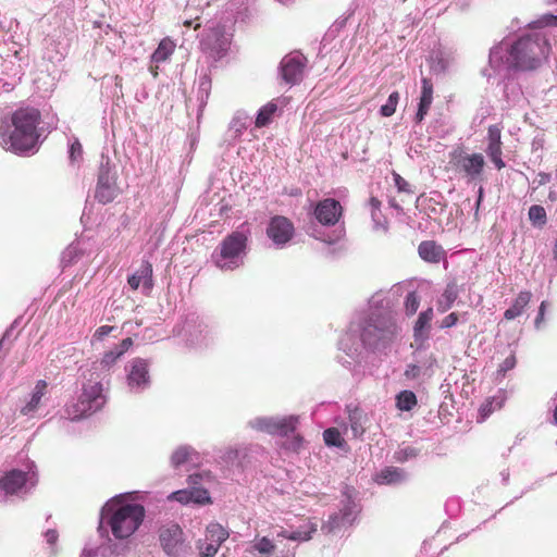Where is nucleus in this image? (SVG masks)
Returning a JSON list of instances; mask_svg holds the SVG:
<instances>
[{"mask_svg":"<svg viewBox=\"0 0 557 557\" xmlns=\"http://www.w3.org/2000/svg\"><path fill=\"white\" fill-rule=\"evenodd\" d=\"M550 46L545 34L531 32L513 44L500 42L490 52V66L495 73L509 70L530 71L541 66L548 58Z\"/></svg>","mask_w":557,"mask_h":557,"instance_id":"f257e3e1","label":"nucleus"},{"mask_svg":"<svg viewBox=\"0 0 557 557\" xmlns=\"http://www.w3.org/2000/svg\"><path fill=\"white\" fill-rule=\"evenodd\" d=\"M40 113L33 108L16 110L11 123L0 122V146L15 153L35 151L38 147Z\"/></svg>","mask_w":557,"mask_h":557,"instance_id":"f03ea898","label":"nucleus"},{"mask_svg":"<svg viewBox=\"0 0 557 557\" xmlns=\"http://www.w3.org/2000/svg\"><path fill=\"white\" fill-rule=\"evenodd\" d=\"M145 517L141 505L127 503L124 495L111 498L101 509V522L107 523L113 536L127 539L139 528Z\"/></svg>","mask_w":557,"mask_h":557,"instance_id":"7ed1b4c3","label":"nucleus"},{"mask_svg":"<svg viewBox=\"0 0 557 557\" xmlns=\"http://www.w3.org/2000/svg\"><path fill=\"white\" fill-rule=\"evenodd\" d=\"M247 237L238 232L228 235L212 253L214 264L222 271H232L244 263Z\"/></svg>","mask_w":557,"mask_h":557,"instance_id":"20e7f679","label":"nucleus"},{"mask_svg":"<svg viewBox=\"0 0 557 557\" xmlns=\"http://www.w3.org/2000/svg\"><path fill=\"white\" fill-rule=\"evenodd\" d=\"M212 482V476L209 472H199L189 475V487L180 490L169 495V499L176 500L181 504L187 505L190 503L205 505L210 503V496L207 485Z\"/></svg>","mask_w":557,"mask_h":557,"instance_id":"39448f33","label":"nucleus"},{"mask_svg":"<svg viewBox=\"0 0 557 557\" xmlns=\"http://www.w3.org/2000/svg\"><path fill=\"white\" fill-rule=\"evenodd\" d=\"M449 164L468 181H476L483 172L485 160L481 153H468L462 149H455L449 154Z\"/></svg>","mask_w":557,"mask_h":557,"instance_id":"423d86ee","label":"nucleus"},{"mask_svg":"<svg viewBox=\"0 0 557 557\" xmlns=\"http://www.w3.org/2000/svg\"><path fill=\"white\" fill-rule=\"evenodd\" d=\"M299 418L297 416L268 417L260 416L248 421V426L255 431L270 435L285 436L295 431Z\"/></svg>","mask_w":557,"mask_h":557,"instance_id":"0eeeda50","label":"nucleus"},{"mask_svg":"<svg viewBox=\"0 0 557 557\" xmlns=\"http://www.w3.org/2000/svg\"><path fill=\"white\" fill-rule=\"evenodd\" d=\"M360 508L348 493L344 494L338 512L330 515L323 522L321 530L325 533H335L351 525L358 517Z\"/></svg>","mask_w":557,"mask_h":557,"instance_id":"6e6552de","label":"nucleus"},{"mask_svg":"<svg viewBox=\"0 0 557 557\" xmlns=\"http://www.w3.org/2000/svg\"><path fill=\"white\" fill-rule=\"evenodd\" d=\"M397 331V325L392 321L369 322L361 332V341L369 347H377L391 341Z\"/></svg>","mask_w":557,"mask_h":557,"instance_id":"1a4fd4ad","label":"nucleus"},{"mask_svg":"<svg viewBox=\"0 0 557 557\" xmlns=\"http://www.w3.org/2000/svg\"><path fill=\"white\" fill-rule=\"evenodd\" d=\"M116 172L110 166L109 161L102 163L99 170L95 197L102 203L112 201L119 193L116 186Z\"/></svg>","mask_w":557,"mask_h":557,"instance_id":"9d476101","label":"nucleus"},{"mask_svg":"<svg viewBox=\"0 0 557 557\" xmlns=\"http://www.w3.org/2000/svg\"><path fill=\"white\" fill-rule=\"evenodd\" d=\"M127 386L132 392L139 393L150 384L148 362L141 358L131 360L126 368Z\"/></svg>","mask_w":557,"mask_h":557,"instance_id":"9b49d317","label":"nucleus"},{"mask_svg":"<svg viewBox=\"0 0 557 557\" xmlns=\"http://www.w3.org/2000/svg\"><path fill=\"white\" fill-rule=\"evenodd\" d=\"M35 484V472L30 469L26 472L12 470L0 479V488L11 495L26 491L28 486L33 487Z\"/></svg>","mask_w":557,"mask_h":557,"instance_id":"f8f14e48","label":"nucleus"},{"mask_svg":"<svg viewBox=\"0 0 557 557\" xmlns=\"http://www.w3.org/2000/svg\"><path fill=\"white\" fill-rule=\"evenodd\" d=\"M295 227L285 216H273L267 227V235L277 248H283L294 236Z\"/></svg>","mask_w":557,"mask_h":557,"instance_id":"ddd939ff","label":"nucleus"},{"mask_svg":"<svg viewBox=\"0 0 557 557\" xmlns=\"http://www.w3.org/2000/svg\"><path fill=\"white\" fill-rule=\"evenodd\" d=\"M160 543L166 555L180 557L184 550L183 530L176 524L162 529L160 532Z\"/></svg>","mask_w":557,"mask_h":557,"instance_id":"4468645a","label":"nucleus"},{"mask_svg":"<svg viewBox=\"0 0 557 557\" xmlns=\"http://www.w3.org/2000/svg\"><path fill=\"white\" fill-rule=\"evenodd\" d=\"M202 49L213 59L222 58L230 46V37L221 29H211L201 41Z\"/></svg>","mask_w":557,"mask_h":557,"instance_id":"2eb2a0df","label":"nucleus"},{"mask_svg":"<svg viewBox=\"0 0 557 557\" xmlns=\"http://www.w3.org/2000/svg\"><path fill=\"white\" fill-rule=\"evenodd\" d=\"M305 57L300 53H290L281 62V76L286 84L294 85L302 77Z\"/></svg>","mask_w":557,"mask_h":557,"instance_id":"dca6fc26","label":"nucleus"},{"mask_svg":"<svg viewBox=\"0 0 557 557\" xmlns=\"http://www.w3.org/2000/svg\"><path fill=\"white\" fill-rule=\"evenodd\" d=\"M313 214L320 224L332 226L342 215V206L337 200L326 198L315 205Z\"/></svg>","mask_w":557,"mask_h":557,"instance_id":"f3484780","label":"nucleus"},{"mask_svg":"<svg viewBox=\"0 0 557 557\" xmlns=\"http://www.w3.org/2000/svg\"><path fill=\"white\" fill-rule=\"evenodd\" d=\"M500 128L497 125H492L488 127L487 132V146L486 153L495 164V166L500 170L505 166V163L502 159V140H500Z\"/></svg>","mask_w":557,"mask_h":557,"instance_id":"a211bd4d","label":"nucleus"},{"mask_svg":"<svg viewBox=\"0 0 557 557\" xmlns=\"http://www.w3.org/2000/svg\"><path fill=\"white\" fill-rule=\"evenodd\" d=\"M128 285L133 289L139 288L143 286L144 292L148 293L152 288V267L150 263L146 262L140 265V268L128 277Z\"/></svg>","mask_w":557,"mask_h":557,"instance_id":"6ab92c4d","label":"nucleus"},{"mask_svg":"<svg viewBox=\"0 0 557 557\" xmlns=\"http://www.w3.org/2000/svg\"><path fill=\"white\" fill-rule=\"evenodd\" d=\"M421 84V96L419 100L418 111L416 114L417 122H421L424 119L433 101L432 82L429 78L423 77Z\"/></svg>","mask_w":557,"mask_h":557,"instance_id":"aec40b11","label":"nucleus"},{"mask_svg":"<svg viewBox=\"0 0 557 557\" xmlns=\"http://www.w3.org/2000/svg\"><path fill=\"white\" fill-rule=\"evenodd\" d=\"M98 411L96 408H92L91 405L85 401L84 397L79 396L78 399L65 408V414L67 419L75 421L83 419Z\"/></svg>","mask_w":557,"mask_h":557,"instance_id":"412c9836","label":"nucleus"},{"mask_svg":"<svg viewBox=\"0 0 557 557\" xmlns=\"http://www.w3.org/2000/svg\"><path fill=\"white\" fill-rule=\"evenodd\" d=\"M85 401L89 403L92 408L99 410L104 405V396L102 394V385L98 382L84 385L81 394Z\"/></svg>","mask_w":557,"mask_h":557,"instance_id":"4be33fe9","label":"nucleus"},{"mask_svg":"<svg viewBox=\"0 0 557 557\" xmlns=\"http://www.w3.org/2000/svg\"><path fill=\"white\" fill-rule=\"evenodd\" d=\"M47 386H48V384L44 380H39L36 383L35 387H34V391H33V393L30 395L29 400L21 409V413L22 414L28 416V414H32L33 412H35L38 409V407L40 405V401H41V398L46 394Z\"/></svg>","mask_w":557,"mask_h":557,"instance_id":"5701e85b","label":"nucleus"},{"mask_svg":"<svg viewBox=\"0 0 557 557\" xmlns=\"http://www.w3.org/2000/svg\"><path fill=\"white\" fill-rule=\"evenodd\" d=\"M432 319H433V309L432 308H429L419 314L418 320L413 327L416 341H424L425 338H428Z\"/></svg>","mask_w":557,"mask_h":557,"instance_id":"b1692460","label":"nucleus"},{"mask_svg":"<svg viewBox=\"0 0 557 557\" xmlns=\"http://www.w3.org/2000/svg\"><path fill=\"white\" fill-rule=\"evenodd\" d=\"M317 531V523H313L311 521L306 522L304 525H301L298 530L288 532V531H281L277 533V536L285 537L292 541H308L311 539L312 534Z\"/></svg>","mask_w":557,"mask_h":557,"instance_id":"393cba45","label":"nucleus"},{"mask_svg":"<svg viewBox=\"0 0 557 557\" xmlns=\"http://www.w3.org/2000/svg\"><path fill=\"white\" fill-rule=\"evenodd\" d=\"M531 297H532V295L530 292L519 293V295L515 299L512 306L505 311V313H504L505 319L513 320L515 318L521 315L522 312L524 311L525 307L529 305Z\"/></svg>","mask_w":557,"mask_h":557,"instance_id":"a878e982","label":"nucleus"},{"mask_svg":"<svg viewBox=\"0 0 557 557\" xmlns=\"http://www.w3.org/2000/svg\"><path fill=\"white\" fill-rule=\"evenodd\" d=\"M175 44L170 38H164L160 41L158 48L151 55V62L154 64L166 61L174 52Z\"/></svg>","mask_w":557,"mask_h":557,"instance_id":"bb28decb","label":"nucleus"},{"mask_svg":"<svg viewBox=\"0 0 557 557\" xmlns=\"http://www.w3.org/2000/svg\"><path fill=\"white\" fill-rule=\"evenodd\" d=\"M419 256L429 262H438L442 256V249L434 242H422L418 248Z\"/></svg>","mask_w":557,"mask_h":557,"instance_id":"cd10ccee","label":"nucleus"},{"mask_svg":"<svg viewBox=\"0 0 557 557\" xmlns=\"http://www.w3.org/2000/svg\"><path fill=\"white\" fill-rule=\"evenodd\" d=\"M405 479V472L398 468H386L376 475L379 484H394Z\"/></svg>","mask_w":557,"mask_h":557,"instance_id":"c85d7f7f","label":"nucleus"},{"mask_svg":"<svg viewBox=\"0 0 557 557\" xmlns=\"http://www.w3.org/2000/svg\"><path fill=\"white\" fill-rule=\"evenodd\" d=\"M248 116L243 112H237L232 119L228 127V136L233 139L240 137L243 132L247 128Z\"/></svg>","mask_w":557,"mask_h":557,"instance_id":"c756f323","label":"nucleus"},{"mask_svg":"<svg viewBox=\"0 0 557 557\" xmlns=\"http://www.w3.org/2000/svg\"><path fill=\"white\" fill-rule=\"evenodd\" d=\"M195 455L196 451L193 447L186 445L180 446L173 451L171 456V463L176 468L185 462L191 461Z\"/></svg>","mask_w":557,"mask_h":557,"instance_id":"7c9ffc66","label":"nucleus"},{"mask_svg":"<svg viewBox=\"0 0 557 557\" xmlns=\"http://www.w3.org/2000/svg\"><path fill=\"white\" fill-rule=\"evenodd\" d=\"M228 537V532L219 523H210L206 530L205 539L221 546Z\"/></svg>","mask_w":557,"mask_h":557,"instance_id":"2f4dec72","label":"nucleus"},{"mask_svg":"<svg viewBox=\"0 0 557 557\" xmlns=\"http://www.w3.org/2000/svg\"><path fill=\"white\" fill-rule=\"evenodd\" d=\"M212 332L206 324H199L196 330L190 333L189 343L195 346L207 345L211 338Z\"/></svg>","mask_w":557,"mask_h":557,"instance_id":"473e14b6","label":"nucleus"},{"mask_svg":"<svg viewBox=\"0 0 557 557\" xmlns=\"http://www.w3.org/2000/svg\"><path fill=\"white\" fill-rule=\"evenodd\" d=\"M396 405L399 410L409 411L417 405V397L410 391H403L396 397Z\"/></svg>","mask_w":557,"mask_h":557,"instance_id":"72a5a7b5","label":"nucleus"},{"mask_svg":"<svg viewBox=\"0 0 557 557\" xmlns=\"http://www.w3.org/2000/svg\"><path fill=\"white\" fill-rule=\"evenodd\" d=\"M528 215L529 220L535 227H543L547 222L546 211L542 206H531Z\"/></svg>","mask_w":557,"mask_h":557,"instance_id":"f704fd0d","label":"nucleus"},{"mask_svg":"<svg viewBox=\"0 0 557 557\" xmlns=\"http://www.w3.org/2000/svg\"><path fill=\"white\" fill-rule=\"evenodd\" d=\"M277 107L274 103H268L264 107H262L257 115L256 119V126L257 127H263L271 121L272 115L276 111Z\"/></svg>","mask_w":557,"mask_h":557,"instance_id":"c9c22d12","label":"nucleus"},{"mask_svg":"<svg viewBox=\"0 0 557 557\" xmlns=\"http://www.w3.org/2000/svg\"><path fill=\"white\" fill-rule=\"evenodd\" d=\"M196 548L200 557H213L218 553L220 545L201 539L197 542Z\"/></svg>","mask_w":557,"mask_h":557,"instance_id":"e433bc0d","label":"nucleus"},{"mask_svg":"<svg viewBox=\"0 0 557 557\" xmlns=\"http://www.w3.org/2000/svg\"><path fill=\"white\" fill-rule=\"evenodd\" d=\"M398 101H399V94L397 91L392 92L389 95L386 103L380 108V113L386 117L392 116L396 111Z\"/></svg>","mask_w":557,"mask_h":557,"instance_id":"4c0bfd02","label":"nucleus"},{"mask_svg":"<svg viewBox=\"0 0 557 557\" xmlns=\"http://www.w3.org/2000/svg\"><path fill=\"white\" fill-rule=\"evenodd\" d=\"M458 294L455 287L448 286L442 295V300L440 301V308L442 311L448 310L454 301L456 300Z\"/></svg>","mask_w":557,"mask_h":557,"instance_id":"58836bf2","label":"nucleus"},{"mask_svg":"<svg viewBox=\"0 0 557 557\" xmlns=\"http://www.w3.org/2000/svg\"><path fill=\"white\" fill-rule=\"evenodd\" d=\"M253 548L260 554L269 555L274 552L275 544L270 539L264 536L255 541Z\"/></svg>","mask_w":557,"mask_h":557,"instance_id":"ea45409f","label":"nucleus"},{"mask_svg":"<svg viewBox=\"0 0 557 557\" xmlns=\"http://www.w3.org/2000/svg\"><path fill=\"white\" fill-rule=\"evenodd\" d=\"M324 442L329 446L339 447L343 445V437L336 429H327L323 433Z\"/></svg>","mask_w":557,"mask_h":557,"instance_id":"a19ab883","label":"nucleus"},{"mask_svg":"<svg viewBox=\"0 0 557 557\" xmlns=\"http://www.w3.org/2000/svg\"><path fill=\"white\" fill-rule=\"evenodd\" d=\"M420 305V298L416 292H411L406 296L405 310L408 315H412L417 312Z\"/></svg>","mask_w":557,"mask_h":557,"instance_id":"79ce46f5","label":"nucleus"},{"mask_svg":"<svg viewBox=\"0 0 557 557\" xmlns=\"http://www.w3.org/2000/svg\"><path fill=\"white\" fill-rule=\"evenodd\" d=\"M350 425H351V432L355 437L361 436L366 428L362 423V416L360 413L355 412L352 416H350Z\"/></svg>","mask_w":557,"mask_h":557,"instance_id":"37998d69","label":"nucleus"},{"mask_svg":"<svg viewBox=\"0 0 557 557\" xmlns=\"http://www.w3.org/2000/svg\"><path fill=\"white\" fill-rule=\"evenodd\" d=\"M122 354L114 347L113 349L107 351L101 359V366L104 368L111 367L120 357Z\"/></svg>","mask_w":557,"mask_h":557,"instance_id":"c03bdc74","label":"nucleus"},{"mask_svg":"<svg viewBox=\"0 0 557 557\" xmlns=\"http://www.w3.org/2000/svg\"><path fill=\"white\" fill-rule=\"evenodd\" d=\"M516 366V357L515 355L508 356L500 364L497 370V374L505 376L506 372L512 370Z\"/></svg>","mask_w":557,"mask_h":557,"instance_id":"a18cd8bd","label":"nucleus"},{"mask_svg":"<svg viewBox=\"0 0 557 557\" xmlns=\"http://www.w3.org/2000/svg\"><path fill=\"white\" fill-rule=\"evenodd\" d=\"M547 308H548V302L545 300L542 301L540 305V308H539L537 317L535 318V321H534V326L536 330H541L543 327L544 321H545V312H546Z\"/></svg>","mask_w":557,"mask_h":557,"instance_id":"49530a36","label":"nucleus"},{"mask_svg":"<svg viewBox=\"0 0 557 557\" xmlns=\"http://www.w3.org/2000/svg\"><path fill=\"white\" fill-rule=\"evenodd\" d=\"M549 181H550V175L547 173L541 172V173L536 174V176L533 178L532 185L534 186V188H537L540 186L547 184Z\"/></svg>","mask_w":557,"mask_h":557,"instance_id":"de8ad7c7","label":"nucleus"},{"mask_svg":"<svg viewBox=\"0 0 557 557\" xmlns=\"http://www.w3.org/2000/svg\"><path fill=\"white\" fill-rule=\"evenodd\" d=\"M82 156V145L78 140H75L70 146V158L72 161H76Z\"/></svg>","mask_w":557,"mask_h":557,"instance_id":"09e8293b","label":"nucleus"},{"mask_svg":"<svg viewBox=\"0 0 557 557\" xmlns=\"http://www.w3.org/2000/svg\"><path fill=\"white\" fill-rule=\"evenodd\" d=\"M540 26H556L557 25V15L554 14H544L537 22Z\"/></svg>","mask_w":557,"mask_h":557,"instance_id":"8fccbe9b","label":"nucleus"},{"mask_svg":"<svg viewBox=\"0 0 557 557\" xmlns=\"http://www.w3.org/2000/svg\"><path fill=\"white\" fill-rule=\"evenodd\" d=\"M449 66V59L444 58L443 53H441V57L438 58V61L436 64L433 65V70L436 72H443Z\"/></svg>","mask_w":557,"mask_h":557,"instance_id":"3c124183","label":"nucleus"},{"mask_svg":"<svg viewBox=\"0 0 557 557\" xmlns=\"http://www.w3.org/2000/svg\"><path fill=\"white\" fill-rule=\"evenodd\" d=\"M494 401H488L481 407V413L483 417H487L495 408L502 407V401H498L496 406H493Z\"/></svg>","mask_w":557,"mask_h":557,"instance_id":"603ef678","label":"nucleus"},{"mask_svg":"<svg viewBox=\"0 0 557 557\" xmlns=\"http://www.w3.org/2000/svg\"><path fill=\"white\" fill-rule=\"evenodd\" d=\"M420 374V367L416 364H409L405 371V375L409 379H416Z\"/></svg>","mask_w":557,"mask_h":557,"instance_id":"864d4df0","label":"nucleus"},{"mask_svg":"<svg viewBox=\"0 0 557 557\" xmlns=\"http://www.w3.org/2000/svg\"><path fill=\"white\" fill-rule=\"evenodd\" d=\"M45 539H46V542L50 545V546H53L55 543H57V540H58V533L55 530H48L46 533H45Z\"/></svg>","mask_w":557,"mask_h":557,"instance_id":"5fc2aeb1","label":"nucleus"},{"mask_svg":"<svg viewBox=\"0 0 557 557\" xmlns=\"http://www.w3.org/2000/svg\"><path fill=\"white\" fill-rule=\"evenodd\" d=\"M457 320H458L457 314L450 313L447 317H445V319L443 320L442 327H450L457 323Z\"/></svg>","mask_w":557,"mask_h":557,"instance_id":"6e6d98bb","label":"nucleus"},{"mask_svg":"<svg viewBox=\"0 0 557 557\" xmlns=\"http://www.w3.org/2000/svg\"><path fill=\"white\" fill-rule=\"evenodd\" d=\"M133 345V341L132 338L127 337L125 339H123L121 342V344L119 346H116L115 348L123 355L124 352H126L129 347Z\"/></svg>","mask_w":557,"mask_h":557,"instance_id":"4d7b16f0","label":"nucleus"},{"mask_svg":"<svg viewBox=\"0 0 557 557\" xmlns=\"http://www.w3.org/2000/svg\"><path fill=\"white\" fill-rule=\"evenodd\" d=\"M112 326L103 325L96 331L95 336L102 338L103 336H107L112 331Z\"/></svg>","mask_w":557,"mask_h":557,"instance_id":"13d9d810","label":"nucleus"},{"mask_svg":"<svg viewBox=\"0 0 557 557\" xmlns=\"http://www.w3.org/2000/svg\"><path fill=\"white\" fill-rule=\"evenodd\" d=\"M75 252V247L73 246H70L64 252H63V256H62V260L63 262H71L72 259H73V255Z\"/></svg>","mask_w":557,"mask_h":557,"instance_id":"bf43d9fd","label":"nucleus"},{"mask_svg":"<svg viewBox=\"0 0 557 557\" xmlns=\"http://www.w3.org/2000/svg\"><path fill=\"white\" fill-rule=\"evenodd\" d=\"M395 183L399 190H406V187L408 186V183L397 174L395 175Z\"/></svg>","mask_w":557,"mask_h":557,"instance_id":"052dcab7","label":"nucleus"},{"mask_svg":"<svg viewBox=\"0 0 557 557\" xmlns=\"http://www.w3.org/2000/svg\"><path fill=\"white\" fill-rule=\"evenodd\" d=\"M548 199L550 201H557V185L552 186L548 194Z\"/></svg>","mask_w":557,"mask_h":557,"instance_id":"680f3d73","label":"nucleus"},{"mask_svg":"<svg viewBox=\"0 0 557 557\" xmlns=\"http://www.w3.org/2000/svg\"><path fill=\"white\" fill-rule=\"evenodd\" d=\"M482 197H483V187H480L479 188V198H478V201H476V207L479 208L480 206V202L482 200Z\"/></svg>","mask_w":557,"mask_h":557,"instance_id":"e2e57ef3","label":"nucleus"},{"mask_svg":"<svg viewBox=\"0 0 557 557\" xmlns=\"http://www.w3.org/2000/svg\"><path fill=\"white\" fill-rule=\"evenodd\" d=\"M150 71H151V74L153 75V77H157L158 76V64H156L154 67L151 66Z\"/></svg>","mask_w":557,"mask_h":557,"instance_id":"0e129e2a","label":"nucleus"},{"mask_svg":"<svg viewBox=\"0 0 557 557\" xmlns=\"http://www.w3.org/2000/svg\"><path fill=\"white\" fill-rule=\"evenodd\" d=\"M371 205H372L374 208H376V207L380 205V202H379V200H376V199L372 198V199H371Z\"/></svg>","mask_w":557,"mask_h":557,"instance_id":"69168bd1","label":"nucleus"},{"mask_svg":"<svg viewBox=\"0 0 557 557\" xmlns=\"http://www.w3.org/2000/svg\"><path fill=\"white\" fill-rule=\"evenodd\" d=\"M554 419H555V422L557 424V406H556V409H555V412H554Z\"/></svg>","mask_w":557,"mask_h":557,"instance_id":"338daca9","label":"nucleus"},{"mask_svg":"<svg viewBox=\"0 0 557 557\" xmlns=\"http://www.w3.org/2000/svg\"><path fill=\"white\" fill-rule=\"evenodd\" d=\"M555 258L557 260V239H556V245H555Z\"/></svg>","mask_w":557,"mask_h":557,"instance_id":"774afa93","label":"nucleus"}]
</instances>
